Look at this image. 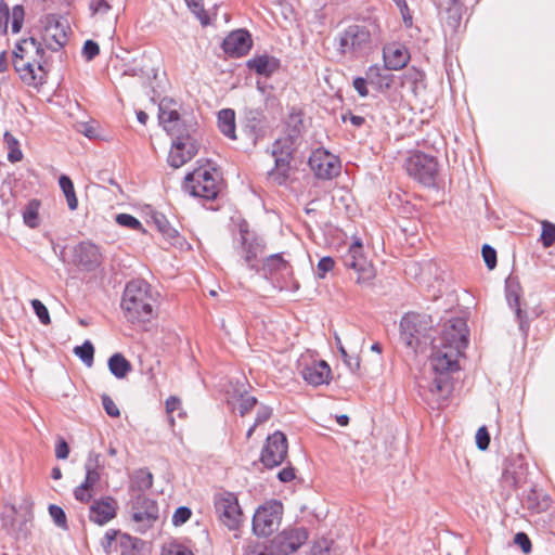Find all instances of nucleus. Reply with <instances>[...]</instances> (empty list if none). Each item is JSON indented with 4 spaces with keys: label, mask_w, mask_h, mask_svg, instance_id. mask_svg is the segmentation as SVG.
Wrapping results in <instances>:
<instances>
[{
    "label": "nucleus",
    "mask_w": 555,
    "mask_h": 555,
    "mask_svg": "<svg viewBox=\"0 0 555 555\" xmlns=\"http://www.w3.org/2000/svg\"><path fill=\"white\" fill-rule=\"evenodd\" d=\"M158 118L172 139L168 163L173 168H180L198 152V143L194 137L195 125L188 124L176 109H167L164 104L159 105Z\"/></svg>",
    "instance_id": "f257e3e1"
},
{
    "label": "nucleus",
    "mask_w": 555,
    "mask_h": 555,
    "mask_svg": "<svg viewBox=\"0 0 555 555\" xmlns=\"http://www.w3.org/2000/svg\"><path fill=\"white\" fill-rule=\"evenodd\" d=\"M120 306L125 318L132 324L150 322L156 315V297L144 280L127 283Z\"/></svg>",
    "instance_id": "f03ea898"
},
{
    "label": "nucleus",
    "mask_w": 555,
    "mask_h": 555,
    "mask_svg": "<svg viewBox=\"0 0 555 555\" xmlns=\"http://www.w3.org/2000/svg\"><path fill=\"white\" fill-rule=\"evenodd\" d=\"M464 352L456 347H450L433 340V352L430 354V364L435 377L428 385L431 393H439L443 399L451 391L449 373L459 370V358Z\"/></svg>",
    "instance_id": "7ed1b4c3"
},
{
    "label": "nucleus",
    "mask_w": 555,
    "mask_h": 555,
    "mask_svg": "<svg viewBox=\"0 0 555 555\" xmlns=\"http://www.w3.org/2000/svg\"><path fill=\"white\" fill-rule=\"evenodd\" d=\"M301 141V138L295 139L293 134L284 133L273 143L272 156L274 157V168L268 172V178L275 184L283 185L287 182L291 163Z\"/></svg>",
    "instance_id": "20e7f679"
},
{
    "label": "nucleus",
    "mask_w": 555,
    "mask_h": 555,
    "mask_svg": "<svg viewBox=\"0 0 555 555\" xmlns=\"http://www.w3.org/2000/svg\"><path fill=\"white\" fill-rule=\"evenodd\" d=\"M339 54L360 59L372 50V33L366 24H351L338 34L336 39Z\"/></svg>",
    "instance_id": "39448f33"
},
{
    "label": "nucleus",
    "mask_w": 555,
    "mask_h": 555,
    "mask_svg": "<svg viewBox=\"0 0 555 555\" xmlns=\"http://www.w3.org/2000/svg\"><path fill=\"white\" fill-rule=\"evenodd\" d=\"M220 181L221 178L215 168L199 167L185 176L183 190L194 197L211 201L220 192Z\"/></svg>",
    "instance_id": "423d86ee"
},
{
    "label": "nucleus",
    "mask_w": 555,
    "mask_h": 555,
    "mask_svg": "<svg viewBox=\"0 0 555 555\" xmlns=\"http://www.w3.org/2000/svg\"><path fill=\"white\" fill-rule=\"evenodd\" d=\"M131 519L135 524V531L145 533L159 518V508L155 500L145 494H131Z\"/></svg>",
    "instance_id": "0eeeda50"
},
{
    "label": "nucleus",
    "mask_w": 555,
    "mask_h": 555,
    "mask_svg": "<svg viewBox=\"0 0 555 555\" xmlns=\"http://www.w3.org/2000/svg\"><path fill=\"white\" fill-rule=\"evenodd\" d=\"M266 243L256 233L250 232L246 223L240 224L238 236L234 238V249L250 270L259 271L256 259L264 251Z\"/></svg>",
    "instance_id": "6e6552de"
},
{
    "label": "nucleus",
    "mask_w": 555,
    "mask_h": 555,
    "mask_svg": "<svg viewBox=\"0 0 555 555\" xmlns=\"http://www.w3.org/2000/svg\"><path fill=\"white\" fill-rule=\"evenodd\" d=\"M346 268L353 269L358 273L357 283L370 285L376 276L373 264L363 253L362 242L357 238L341 257Z\"/></svg>",
    "instance_id": "1a4fd4ad"
},
{
    "label": "nucleus",
    "mask_w": 555,
    "mask_h": 555,
    "mask_svg": "<svg viewBox=\"0 0 555 555\" xmlns=\"http://www.w3.org/2000/svg\"><path fill=\"white\" fill-rule=\"evenodd\" d=\"M431 324L430 317L426 314L406 313L400 322V337L408 347L416 349Z\"/></svg>",
    "instance_id": "9d476101"
},
{
    "label": "nucleus",
    "mask_w": 555,
    "mask_h": 555,
    "mask_svg": "<svg viewBox=\"0 0 555 555\" xmlns=\"http://www.w3.org/2000/svg\"><path fill=\"white\" fill-rule=\"evenodd\" d=\"M283 514V505L279 501H270L258 507L253 517V531L258 537H268L278 530Z\"/></svg>",
    "instance_id": "9b49d317"
},
{
    "label": "nucleus",
    "mask_w": 555,
    "mask_h": 555,
    "mask_svg": "<svg viewBox=\"0 0 555 555\" xmlns=\"http://www.w3.org/2000/svg\"><path fill=\"white\" fill-rule=\"evenodd\" d=\"M405 168L410 177L425 186L435 185L438 163L434 156L416 153L406 159Z\"/></svg>",
    "instance_id": "f8f14e48"
},
{
    "label": "nucleus",
    "mask_w": 555,
    "mask_h": 555,
    "mask_svg": "<svg viewBox=\"0 0 555 555\" xmlns=\"http://www.w3.org/2000/svg\"><path fill=\"white\" fill-rule=\"evenodd\" d=\"M215 509L220 521L230 530H237L243 521V512L236 495L222 492L215 496Z\"/></svg>",
    "instance_id": "ddd939ff"
},
{
    "label": "nucleus",
    "mask_w": 555,
    "mask_h": 555,
    "mask_svg": "<svg viewBox=\"0 0 555 555\" xmlns=\"http://www.w3.org/2000/svg\"><path fill=\"white\" fill-rule=\"evenodd\" d=\"M308 539L305 528H289L278 533L267 545L269 555H289L297 551Z\"/></svg>",
    "instance_id": "4468645a"
},
{
    "label": "nucleus",
    "mask_w": 555,
    "mask_h": 555,
    "mask_svg": "<svg viewBox=\"0 0 555 555\" xmlns=\"http://www.w3.org/2000/svg\"><path fill=\"white\" fill-rule=\"evenodd\" d=\"M288 443L286 436L276 430L267 437L261 450L260 461L267 468L280 466L287 456Z\"/></svg>",
    "instance_id": "2eb2a0df"
},
{
    "label": "nucleus",
    "mask_w": 555,
    "mask_h": 555,
    "mask_svg": "<svg viewBox=\"0 0 555 555\" xmlns=\"http://www.w3.org/2000/svg\"><path fill=\"white\" fill-rule=\"evenodd\" d=\"M468 333L464 318H451L444 323L441 336L436 341L441 345L456 347L457 350L464 352L468 345Z\"/></svg>",
    "instance_id": "dca6fc26"
},
{
    "label": "nucleus",
    "mask_w": 555,
    "mask_h": 555,
    "mask_svg": "<svg viewBox=\"0 0 555 555\" xmlns=\"http://www.w3.org/2000/svg\"><path fill=\"white\" fill-rule=\"evenodd\" d=\"M308 164L319 179L330 180L340 172L338 158L324 149L313 151Z\"/></svg>",
    "instance_id": "f3484780"
},
{
    "label": "nucleus",
    "mask_w": 555,
    "mask_h": 555,
    "mask_svg": "<svg viewBox=\"0 0 555 555\" xmlns=\"http://www.w3.org/2000/svg\"><path fill=\"white\" fill-rule=\"evenodd\" d=\"M506 299L511 308L515 310L516 319L518 321L519 331L526 339L529 332V321L527 312L521 310L519 300L521 296V286L517 276L509 275L505 281Z\"/></svg>",
    "instance_id": "a211bd4d"
},
{
    "label": "nucleus",
    "mask_w": 555,
    "mask_h": 555,
    "mask_svg": "<svg viewBox=\"0 0 555 555\" xmlns=\"http://www.w3.org/2000/svg\"><path fill=\"white\" fill-rule=\"evenodd\" d=\"M251 36L245 29H237L232 31L224 38L222 42V49L224 53L232 57L246 55L251 49Z\"/></svg>",
    "instance_id": "6ab92c4d"
},
{
    "label": "nucleus",
    "mask_w": 555,
    "mask_h": 555,
    "mask_svg": "<svg viewBox=\"0 0 555 555\" xmlns=\"http://www.w3.org/2000/svg\"><path fill=\"white\" fill-rule=\"evenodd\" d=\"M117 507V501L113 496L93 500L89 507V519L94 524L103 526L115 518Z\"/></svg>",
    "instance_id": "aec40b11"
},
{
    "label": "nucleus",
    "mask_w": 555,
    "mask_h": 555,
    "mask_svg": "<svg viewBox=\"0 0 555 555\" xmlns=\"http://www.w3.org/2000/svg\"><path fill=\"white\" fill-rule=\"evenodd\" d=\"M300 375L309 385L318 387L331 382L332 370L326 361L319 360L313 361L310 364H306L301 369Z\"/></svg>",
    "instance_id": "412c9836"
},
{
    "label": "nucleus",
    "mask_w": 555,
    "mask_h": 555,
    "mask_svg": "<svg viewBox=\"0 0 555 555\" xmlns=\"http://www.w3.org/2000/svg\"><path fill=\"white\" fill-rule=\"evenodd\" d=\"M42 40L46 47L52 51H57L67 42L65 28L54 16L47 17Z\"/></svg>",
    "instance_id": "4be33fe9"
},
{
    "label": "nucleus",
    "mask_w": 555,
    "mask_h": 555,
    "mask_svg": "<svg viewBox=\"0 0 555 555\" xmlns=\"http://www.w3.org/2000/svg\"><path fill=\"white\" fill-rule=\"evenodd\" d=\"M437 7L444 24L455 31L462 21L464 5L460 0H438Z\"/></svg>",
    "instance_id": "5701e85b"
},
{
    "label": "nucleus",
    "mask_w": 555,
    "mask_h": 555,
    "mask_svg": "<svg viewBox=\"0 0 555 555\" xmlns=\"http://www.w3.org/2000/svg\"><path fill=\"white\" fill-rule=\"evenodd\" d=\"M383 59L387 69L399 70L410 61V53L403 44L391 42L384 47Z\"/></svg>",
    "instance_id": "b1692460"
},
{
    "label": "nucleus",
    "mask_w": 555,
    "mask_h": 555,
    "mask_svg": "<svg viewBox=\"0 0 555 555\" xmlns=\"http://www.w3.org/2000/svg\"><path fill=\"white\" fill-rule=\"evenodd\" d=\"M264 121L266 116L261 109L250 108L246 111L244 119V131L254 144H256L257 141L263 137Z\"/></svg>",
    "instance_id": "393cba45"
},
{
    "label": "nucleus",
    "mask_w": 555,
    "mask_h": 555,
    "mask_svg": "<svg viewBox=\"0 0 555 555\" xmlns=\"http://www.w3.org/2000/svg\"><path fill=\"white\" fill-rule=\"evenodd\" d=\"M151 219L156 229L162 233L164 238L169 242L170 245L183 248L184 245L188 244L185 238L181 236L179 231L170 224L169 220L164 214L154 212Z\"/></svg>",
    "instance_id": "a878e982"
},
{
    "label": "nucleus",
    "mask_w": 555,
    "mask_h": 555,
    "mask_svg": "<svg viewBox=\"0 0 555 555\" xmlns=\"http://www.w3.org/2000/svg\"><path fill=\"white\" fill-rule=\"evenodd\" d=\"M25 17V11L23 5H14L10 11L7 3L0 1V30L7 33L8 24L11 20L12 33L17 34L22 29Z\"/></svg>",
    "instance_id": "bb28decb"
},
{
    "label": "nucleus",
    "mask_w": 555,
    "mask_h": 555,
    "mask_svg": "<svg viewBox=\"0 0 555 555\" xmlns=\"http://www.w3.org/2000/svg\"><path fill=\"white\" fill-rule=\"evenodd\" d=\"M281 61L272 55H256L247 61V67L257 75L270 77L280 69Z\"/></svg>",
    "instance_id": "cd10ccee"
},
{
    "label": "nucleus",
    "mask_w": 555,
    "mask_h": 555,
    "mask_svg": "<svg viewBox=\"0 0 555 555\" xmlns=\"http://www.w3.org/2000/svg\"><path fill=\"white\" fill-rule=\"evenodd\" d=\"M44 55V49L37 39L34 37L25 38L18 41L15 46V49L13 50V60H21L23 61L25 57L29 59H43Z\"/></svg>",
    "instance_id": "c85d7f7f"
},
{
    "label": "nucleus",
    "mask_w": 555,
    "mask_h": 555,
    "mask_svg": "<svg viewBox=\"0 0 555 555\" xmlns=\"http://www.w3.org/2000/svg\"><path fill=\"white\" fill-rule=\"evenodd\" d=\"M13 65L15 70L20 74V78L28 86H38L43 82L42 76L37 77L35 73V65H37L39 70H42V60L40 57L26 61L23 63V66H20L18 60H13Z\"/></svg>",
    "instance_id": "c756f323"
},
{
    "label": "nucleus",
    "mask_w": 555,
    "mask_h": 555,
    "mask_svg": "<svg viewBox=\"0 0 555 555\" xmlns=\"http://www.w3.org/2000/svg\"><path fill=\"white\" fill-rule=\"evenodd\" d=\"M102 467L101 454L94 451L89 452L85 462L86 477L82 483L91 489H94L101 479L100 472Z\"/></svg>",
    "instance_id": "7c9ffc66"
},
{
    "label": "nucleus",
    "mask_w": 555,
    "mask_h": 555,
    "mask_svg": "<svg viewBox=\"0 0 555 555\" xmlns=\"http://www.w3.org/2000/svg\"><path fill=\"white\" fill-rule=\"evenodd\" d=\"M76 253L79 263L89 270L100 263L99 248L94 244L81 243Z\"/></svg>",
    "instance_id": "2f4dec72"
},
{
    "label": "nucleus",
    "mask_w": 555,
    "mask_h": 555,
    "mask_svg": "<svg viewBox=\"0 0 555 555\" xmlns=\"http://www.w3.org/2000/svg\"><path fill=\"white\" fill-rule=\"evenodd\" d=\"M261 271L264 275H273L276 273L291 274L292 267L283 257L282 254H273L266 258L262 263Z\"/></svg>",
    "instance_id": "473e14b6"
},
{
    "label": "nucleus",
    "mask_w": 555,
    "mask_h": 555,
    "mask_svg": "<svg viewBox=\"0 0 555 555\" xmlns=\"http://www.w3.org/2000/svg\"><path fill=\"white\" fill-rule=\"evenodd\" d=\"M305 130L304 126V114L299 108L292 107L285 118V130L284 133L293 134L296 138L302 139Z\"/></svg>",
    "instance_id": "72a5a7b5"
},
{
    "label": "nucleus",
    "mask_w": 555,
    "mask_h": 555,
    "mask_svg": "<svg viewBox=\"0 0 555 555\" xmlns=\"http://www.w3.org/2000/svg\"><path fill=\"white\" fill-rule=\"evenodd\" d=\"M153 486V475L146 468H140L134 472L130 483L131 494H138L151 489Z\"/></svg>",
    "instance_id": "f704fd0d"
},
{
    "label": "nucleus",
    "mask_w": 555,
    "mask_h": 555,
    "mask_svg": "<svg viewBox=\"0 0 555 555\" xmlns=\"http://www.w3.org/2000/svg\"><path fill=\"white\" fill-rule=\"evenodd\" d=\"M218 127L228 138L234 140L235 135V113L231 108L221 109L218 113Z\"/></svg>",
    "instance_id": "c9c22d12"
},
{
    "label": "nucleus",
    "mask_w": 555,
    "mask_h": 555,
    "mask_svg": "<svg viewBox=\"0 0 555 555\" xmlns=\"http://www.w3.org/2000/svg\"><path fill=\"white\" fill-rule=\"evenodd\" d=\"M107 364L109 372L118 379L125 378L132 370L131 363L121 353H114Z\"/></svg>",
    "instance_id": "e433bc0d"
},
{
    "label": "nucleus",
    "mask_w": 555,
    "mask_h": 555,
    "mask_svg": "<svg viewBox=\"0 0 555 555\" xmlns=\"http://www.w3.org/2000/svg\"><path fill=\"white\" fill-rule=\"evenodd\" d=\"M380 76V67L372 65L366 70V77H357L353 79L352 86L361 98L369 95L367 81L373 82L375 77Z\"/></svg>",
    "instance_id": "4c0bfd02"
},
{
    "label": "nucleus",
    "mask_w": 555,
    "mask_h": 555,
    "mask_svg": "<svg viewBox=\"0 0 555 555\" xmlns=\"http://www.w3.org/2000/svg\"><path fill=\"white\" fill-rule=\"evenodd\" d=\"M142 544V540L119 531L117 545L120 548V555H138L140 545Z\"/></svg>",
    "instance_id": "58836bf2"
},
{
    "label": "nucleus",
    "mask_w": 555,
    "mask_h": 555,
    "mask_svg": "<svg viewBox=\"0 0 555 555\" xmlns=\"http://www.w3.org/2000/svg\"><path fill=\"white\" fill-rule=\"evenodd\" d=\"M59 184L65 195L68 208L70 210H76L78 207V199L75 193L73 181L68 176L62 175L59 179Z\"/></svg>",
    "instance_id": "ea45409f"
},
{
    "label": "nucleus",
    "mask_w": 555,
    "mask_h": 555,
    "mask_svg": "<svg viewBox=\"0 0 555 555\" xmlns=\"http://www.w3.org/2000/svg\"><path fill=\"white\" fill-rule=\"evenodd\" d=\"M3 140L9 150L8 160L11 163H17V162L22 160L23 153L20 149V143H18L17 139L13 134H11L9 131H7L3 135Z\"/></svg>",
    "instance_id": "a19ab883"
},
{
    "label": "nucleus",
    "mask_w": 555,
    "mask_h": 555,
    "mask_svg": "<svg viewBox=\"0 0 555 555\" xmlns=\"http://www.w3.org/2000/svg\"><path fill=\"white\" fill-rule=\"evenodd\" d=\"M116 0H89V11L92 17H104Z\"/></svg>",
    "instance_id": "79ce46f5"
},
{
    "label": "nucleus",
    "mask_w": 555,
    "mask_h": 555,
    "mask_svg": "<svg viewBox=\"0 0 555 555\" xmlns=\"http://www.w3.org/2000/svg\"><path fill=\"white\" fill-rule=\"evenodd\" d=\"M74 353L88 366H92L94 359V347L90 340L74 348Z\"/></svg>",
    "instance_id": "37998d69"
},
{
    "label": "nucleus",
    "mask_w": 555,
    "mask_h": 555,
    "mask_svg": "<svg viewBox=\"0 0 555 555\" xmlns=\"http://www.w3.org/2000/svg\"><path fill=\"white\" fill-rule=\"evenodd\" d=\"M49 515L51 516V518L53 519L54 524L59 528H61L63 530H67L68 529L66 514H65L64 509L61 506L55 505V504H51L49 506Z\"/></svg>",
    "instance_id": "c03bdc74"
},
{
    "label": "nucleus",
    "mask_w": 555,
    "mask_h": 555,
    "mask_svg": "<svg viewBox=\"0 0 555 555\" xmlns=\"http://www.w3.org/2000/svg\"><path fill=\"white\" fill-rule=\"evenodd\" d=\"M23 219L26 225L29 228H37L38 227V204H35V202H31L28 204L26 209L23 212Z\"/></svg>",
    "instance_id": "a18cd8bd"
},
{
    "label": "nucleus",
    "mask_w": 555,
    "mask_h": 555,
    "mask_svg": "<svg viewBox=\"0 0 555 555\" xmlns=\"http://www.w3.org/2000/svg\"><path fill=\"white\" fill-rule=\"evenodd\" d=\"M541 242L544 247H551L555 243V224L548 221L542 223Z\"/></svg>",
    "instance_id": "49530a36"
},
{
    "label": "nucleus",
    "mask_w": 555,
    "mask_h": 555,
    "mask_svg": "<svg viewBox=\"0 0 555 555\" xmlns=\"http://www.w3.org/2000/svg\"><path fill=\"white\" fill-rule=\"evenodd\" d=\"M185 2L192 12L199 18L202 25L206 26L209 24L208 15L204 10L203 0H185Z\"/></svg>",
    "instance_id": "de8ad7c7"
},
{
    "label": "nucleus",
    "mask_w": 555,
    "mask_h": 555,
    "mask_svg": "<svg viewBox=\"0 0 555 555\" xmlns=\"http://www.w3.org/2000/svg\"><path fill=\"white\" fill-rule=\"evenodd\" d=\"M30 305L33 307L35 314L42 324L48 325L51 323L49 311L39 299H33L30 301Z\"/></svg>",
    "instance_id": "09e8293b"
},
{
    "label": "nucleus",
    "mask_w": 555,
    "mask_h": 555,
    "mask_svg": "<svg viewBox=\"0 0 555 555\" xmlns=\"http://www.w3.org/2000/svg\"><path fill=\"white\" fill-rule=\"evenodd\" d=\"M116 222L121 227L129 228L132 230L142 229V224L139 221V219L129 214H118L116 216Z\"/></svg>",
    "instance_id": "8fccbe9b"
},
{
    "label": "nucleus",
    "mask_w": 555,
    "mask_h": 555,
    "mask_svg": "<svg viewBox=\"0 0 555 555\" xmlns=\"http://www.w3.org/2000/svg\"><path fill=\"white\" fill-rule=\"evenodd\" d=\"M481 254L487 268L493 270L496 267V250L492 246L485 244L481 248Z\"/></svg>",
    "instance_id": "3c124183"
},
{
    "label": "nucleus",
    "mask_w": 555,
    "mask_h": 555,
    "mask_svg": "<svg viewBox=\"0 0 555 555\" xmlns=\"http://www.w3.org/2000/svg\"><path fill=\"white\" fill-rule=\"evenodd\" d=\"M74 496L81 503H89L93 498V489L81 483L74 489Z\"/></svg>",
    "instance_id": "603ef678"
},
{
    "label": "nucleus",
    "mask_w": 555,
    "mask_h": 555,
    "mask_svg": "<svg viewBox=\"0 0 555 555\" xmlns=\"http://www.w3.org/2000/svg\"><path fill=\"white\" fill-rule=\"evenodd\" d=\"M119 538V530L109 529L105 532L101 539V546L106 554L111 553L112 545L114 542L117 543Z\"/></svg>",
    "instance_id": "864d4df0"
},
{
    "label": "nucleus",
    "mask_w": 555,
    "mask_h": 555,
    "mask_svg": "<svg viewBox=\"0 0 555 555\" xmlns=\"http://www.w3.org/2000/svg\"><path fill=\"white\" fill-rule=\"evenodd\" d=\"M257 404V399L254 396L242 395L238 403V412L241 416H245Z\"/></svg>",
    "instance_id": "5fc2aeb1"
},
{
    "label": "nucleus",
    "mask_w": 555,
    "mask_h": 555,
    "mask_svg": "<svg viewBox=\"0 0 555 555\" xmlns=\"http://www.w3.org/2000/svg\"><path fill=\"white\" fill-rule=\"evenodd\" d=\"M192 512L186 506L178 507L172 515V524L180 526L185 524L191 518Z\"/></svg>",
    "instance_id": "6e6d98bb"
},
{
    "label": "nucleus",
    "mask_w": 555,
    "mask_h": 555,
    "mask_svg": "<svg viewBox=\"0 0 555 555\" xmlns=\"http://www.w3.org/2000/svg\"><path fill=\"white\" fill-rule=\"evenodd\" d=\"M337 339V343L339 345V351L341 353V357L344 359V362L347 364V366L349 367V370L351 372H356L360 369V360L358 357H351L347 353V351L345 350V348L341 346L340 344V340L338 337H336Z\"/></svg>",
    "instance_id": "4d7b16f0"
},
{
    "label": "nucleus",
    "mask_w": 555,
    "mask_h": 555,
    "mask_svg": "<svg viewBox=\"0 0 555 555\" xmlns=\"http://www.w3.org/2000/svg\"><path fill=\"white\" fill-rule=\"evenodd\" d=\"M100 53V47L98 42L93 40H87L82 47V55L87 61L93 60Z\"/></svg>",
    "instance_id": "13d9d810"
},
{
    "label": "nucleus",
    "mask_w": 555,
    "mask_h": 555,
    "mask_svg": "<svg viewBox=\"0 0 555 555\" xmlns=\"http://www.w3.org/2000/svg\"><path fill=\"white\" fill-rule=\"evenodd\" d=\"M476 444L479 450L485 451L489 448L490 444V435L488 429L482 426L477 430L476 434Z\"/></svg>",
    "instance_id": "bf43d9fd"
},
{
    "label": "nucleus",
    "mask_w": 555,
    "mask_h": 555,
    "mask_svg": "<svg viewBox=\"0 0 555 555\" xmlns=\"http://www.w3.org/2000/svg\"><path fill=\"white\" fill-rule=\"evenodd\" d=\"M163 555H194L190 548L180 544L171 543L164 551Z\"/></svg>",
    "instance_id": "052dcab7"
},
{
    "label": "nucleus",
    "mask_w": 555,
    "mask_h": 555,
    "mask_svg": "<svg viewBox=\"0 0 555 555\" xmlns=\"http://www.w3.org/2000/svg\"><path fill=\"white\" fill-rule=\"evenodd\" d=\"M245 555H269L267 543L250 542L245 548Z\"/></svg>",
    "instance_id": "680f3d73"
},
{
    "label": "nucleus",
    "mask_w": 555,
    "mask_h": 555,
    "mask_svg": "<svg viewBox=\"0 0 555 555\" xmlns=\"http://www.w3.org/2000/svg\"><path fill=\"white\" fill-rule=\"evenodd\" d=\"M102 405L111 417H118L120 415V411L118 406L115 404L113 399L108 395L102 396Z\"/></svg>",
    "instance_id": "e2e57ef3"
},
{
    "label": "nucleus",
    "mask_w": 555,
    "mask_h": 555,
    "mask_svg": "<svg viewBox=\"0 0 555 555\" xmlns=\"http://www.w3.org/2000/svg\"><path fill=\"white\" fill-rule=\"evenodd\" d=\"M334 264L335 262L332 257H322L318 263V276L323 279L334 268Z\"/></svg>",
    "instance_id": "0e129e2a"
},
{
    "label": "nucleus",
    "mask_w": 555,
    "mask_h": 555,
    "mask_svg": "<svg viewBox=\"0 0 555 555\" xmlns=\"http://www.w3.org/2000/svg\"><path fill=\"white\" fill-rule=\"evenodd\" d=\"M514 542L524 551V553L527 554L531 551V541L525 532L516 533Z\"/></svg>",
    "instance_id": "69168bd1"
},
{
    "label": "nucleus",
    "mask_w": 555,
    "mask_h": 555,
    "mask_svg": "<svg viewBox=\"0 0 555 555\" xmlns=\"http://www.w3.org/2000/svg\"><path fill=\"white\" fill-rule=\"evenodd\" d=\"M69 454V447L67 442L61 438L59 439L56 446H55V456L60 460H65L68 457Z\"/></svg>",
    "instance_id": "338daca9"
},
{
    "label": "nucleus",
    "mask_w": 555,
    "mask_h": 555,
    "mask_svg": "<svg viewBox=\"0 0 555 555\" xmlns=\"http://www.w3.org/2000/svg\"><path fill=\"white\" fill-rule=\"evenodd\" d=\"M272 415V409L269 406H261L255 418V426H258L264 422H267Z\"/></svg>",
    "instance_id": "774afa93"
}]
</instances>
